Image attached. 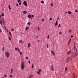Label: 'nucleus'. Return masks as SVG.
Returning <instances> with one entry per match:
<instances>
[{"label": "nucleus", "mask_w": 78, "mask_h": 78, "mask_svg": "<svg viewBox=\"0 0 78 78\" xmlns=\"http://www.w3.org/2000/svg\"><path fill=\"white\" fill-rule=\"evenodd\" d=\"M0 24L2 25L3 24V25H5V19L4 18H2L0 20Z\"/></svg>", "instance_id": "1"}, {"label": "nucleus", "mask_w": 78, "mask_h": 78, "mask_svg": "<svg viewBox=\"0 0 78 78\" xmlns=\"http://www.w3.org/2000/svg\"><path fill=\"white\" fill-rule=\"evenodd\" d=\"M21 69L22 70H23L25 69V66L23 62H21Z\"/></svg>", "instance_id": "2"}, {"label": "nucleus", "mask_w": 78, "mask_h": 78, "mask_svg": "<svg viewBox=\"0 0 78 78\" xmlns=\"http://www.w3.org/2000/svg\"><path fill=\"white\" fill-rule=\"evenodd\" d=\"M6 58H9V53L8 52H6L5 53Z\"/></svg>", "instance_id": "3"}, {"label": "nucleus", "mask_w": 78, "mask_h": 78, "mask_svg": "<svg viewBox=\"0 0 78 78\" xmlns=\"http://www.w3.org/2000/svg\"><path fill=\"white\" fill-rule=\"evenodd\" d=\"M23 4L24 5H25L26 6H27V1H25L23 2Z\"/></svg>", "instance_id": "4"}, {"label": "nucleus", "mask_w": 78, "mask_h": 78, "mask_svg": "<svg viewBox=\"0 0 78 78\" xmlns=\"http://www.w3.org/2000/svg\"><path fill=\"white\" fill-rule=\"evenodd\" d=\"M9 35H10V37H12V33H11V32L10 31H9Z\"/></svg>", "instance_id": "5"}, {"label": "nucleus", "mask_w": 78, "mask_h": 78, "mask_svg": "<svg viewBox=\"0 0 78 78\" xmlns=\"http://www.w3.org/2000/svg\"><path fill=\"white\" fill-rule=\"evenodd\" d=\"M29 29V27H26L25 29L26 31H27Z\"/></svg>", "instance_id": "6"}, {"label": "nucleus", "mask_w": 78, "mask_h": 78, "mask_svg": "<svg viewBox=\"0 0 78 78\" xmlns=\"http://www.w3.org/2000/svg\"><path fill=\"white\" fill-rule=\"evenodd\" d=\"M51 70L52 71H53V70H54V68H53V65H52L51 66Z\"/></svg>", "instance_id": "7"}, {"label": "nucleus", "mask_w": 78, "mask_h": 78, "mask_svg": "<svg viewBox=\"0 0 78 78\" xmlns=\"http://www.w3.org/2000/svg\"><path fill=\"white\" fill-rule=\"evenodd\" d=\"M19 42L20 43V44H22V43H23V41H22V40H20Z\"/></svg>", "instance_id": "8"}, {"label": "nucleus", "mask_w": 78, "mask_h": 78, "mask_svg": "<svg viewBox=\"0 0 78 78\" xmlns=\"http://www.w3.org/2000/svg\"><path fill=\"white\" fill-rule=\"evenodd\" d=\"M70 53H71V51H69L67 52V55H70Z\"/></svg>", "instance_id": "9"}, {"label": "nucleus", "mask_w": 78, "mask_h": 78, "mask_svg": "<svg viewBox=\"0 0 78 78\" xmlns=\"http://www.w3.org/2000/svg\"><path fill=\"white\" fill-rule=\"evenodd\" d=\"M31 45V44L29 43L28 44V47H30Z\"/></svg>", "instance_id": "10"}, {"label": "nucleus", "mask_w": 78, "mask_h": 78, "mask_svg": "<svg viewBox=\"0 0 78 78\" xmlns=\"http://www.w3.org/2000/svg\"><path fill=\"white\" fill-rule=\"evenodd\" d=\"M27 25H31V23H30V22H28L27 23Z\"/></svg>", "instance_id": "11"}, {"label": "nucleus", "mask_w": 78, "mask_h": 78, "mask_svg": "<svg viewBox=\"0 0 78 78\" xmlns=\"http://www.w3.org/2000/svg\"><path fill=\"white\" fill-rule=\"evenodd\" d=\"M37 74H38V75H41V73H40V72H39V71H37Z\"/></svg>", "instance_id": "12"}, {"label": "nucleus", "mask_w": 78, "mask_h": 78, "mask_svg": "<svg viewBox=\"0 0 78 78\" xmlns=\"http://www.w3.org/2000/svg\"><path fill=\"white\" fill-rule=\"evenodd\" d=\"M55 25H58V21H56V23L55 24Z\"/></svg>", "instance_id": "13"}, {"label": "nucleus", "mask_w": 78, "mask_h": 78, "mask_svg": "<svg viewBox=\"0 0 78 78\" xmlns=\"http://www.w3.org/2000/svg\"><path fill=\"white\" fill-rule=\"evenodd\" d=\"M68 14H71V13H72V12L70 11H68Z\"/></svg>", "instance_id": "14"}, {"label": "nucleus", "mask_w": 78, "mask_h": 78, "mask_svg": "<svg viewBox=\"0 0 78 78\" xmlns=\"http://www.w3.org/2000/svg\"><path fill=\"white\" fill-rule=\"evenodd\" d=\"M9 9L10 10H11V8L10 7V5H9Z\"/></svg>", "instance_id": "15"}, {"label": "nucleus", "mask_w": 78, "mask_h": 78, "mask_svg": "<svg viewBox=\"0 0 78 78\" xmlns=\"http://www.w3.org/2000/svg\"><path fill=\"white\" fill-rule=\"evenodd\" d=\"M23 13L25 14H27V12L26 11H24Z\"/></svg>", "instance_id": "16"}, {"label": "nucleus", "mask_w": 78, "mask_h": 78, "mask_svg": "<svg viewBox=\"0 0 78 78\" xmlns=\"http://www.w3.org/2000/svg\"><path fill=\"white\" fill-rule=\"evenodd\" d=\"M34 65H33V64H32V69H33V68H34Z\"/></svg>", "instance_id": "17"}, {"label": "nucleus", "mask_w": 78, "mask_h": 78, "mask_svg": "<svg viewBox=\"0 0 78 78\" xmlns=\"http://www.w3.org/2000/svg\"><path fill=\"white\" fill-rule=\"evenodd\" d=\"M28 17L29 18H31V15H28Z\"/></svg>", "instance_id": "18"}, {"label": "nucleus", "mask_w": 78, "mask_h": 78, "mask_svg": "<svg viewBox=\"0 0 78 78\" xmlns=\"http://www.w3.org/2000/svg\"><path fill=\"white\" fill-rule=\"evenodd\" d=\"M2 16H3V17H4L5 16V15L4 14V13H2V15H1Z\"/></svg>", "instance_id": "19"}, {"label": "nucleus", "mask_w": 78, "mask_h": 78, "mask_svg": "<svg viewBox=\"0 0 78 78\" xmlns=\"http://www.w3.org/2000/svg\"><path fill=\"white\" fill-rule=\"evenodd\" d=\"M9 38L10 41H11V37H10L9 36Z\"/></svg>", "instance_id": "20"}, {"label": "nucleus", "mask_w": 78, "mask_h": 78, "mask_svg": "<svg viewBox=\"0 0 78 78\" xmlns=\"http://www.w3.org/2000/svg\"><path fill=\"white\" fill-rule=\"evenodd\" d=\"M41 3H44V1H41Z\"/></svg>", "instance_id": "21"}, {"label": "nucleus", "mask_w": 78, "mask_h": 78, "mask_svg": "<svg viewBox=\"0 0 78 78\" xmlns=\"http://www.w3.org/2000/svg\"><path fill=\"white\" fill-rule=\"evenodd\" d=\"M13 70V69H11V73H12Z\"/></svg>", "instance_id": "22"}, {"label": "nucleus", "mask_w": 78, "mask_h": 78, "mask_svg": "<svg viewBox=\"0 0 78 78\" xmlns=\"http://www.w3.org/2000/svg\"><path fill=\"white\" fill-rule=\"evenodd\" d=\"M52 54L54 56H55V54L54 52H53V53H52Z\"/></svg>", "instance_id": "23"}, {"label": "nucleus", "mask_w": 78, "mask_h": 78, "mask_svg": "<svg viewBox=\"0 0 78 78\" xmlns=\"http://www.w3.org/2000/svg\"><path fill=\"white\" fill-rule=\"evenodd\" d=\"M73 77L74 78H75V74L74 73H73Z\"/></svg>", "instance_id": "24"}, {"label": "nucleus", "mask_w": 78, "mask_h": 78, "mask_svg": "<svg viewBox=\"0 0 78 78\" xmlns=\"http://www.w3.org/2000/svg\"><path fill=\"white\" fill-rule=\"evenodd\" d=\"M15 50H18V49L17 48H15Z\"/></svg>", "instance_id": "25"}, {"label": "nucleus", "mask_w": 78, "mask_h": 78, "mask_svg": "<svg viewBox=\"0 0 78 78\" xmlns=\"http://www.w3.org/2000/svg\"><path fill=\"white\" fill-rule=\"evenodd\" d=\"M20 55H22V54H23V53H22V52H20Z\"/></svg>", "instance_id": "26"}, {"label": "nucleus", "mask_w": 78, "mask_h": 78, "mask_svg": "<svg viewBox=\"0 0 78 78\" xmlns=\"http://www.w3.org/2000/svg\"><path fill=\"white\" fill-rule=\"evenodd\" d=\"M31 77H33V75H32L30 76L29 78H31Z\"/></svg>", "instance_id": "27"}, {"label": "nucleus", "mask_w": 78, "mask_h": 78, "mask_svg": "<svg viewBox=\"0 0 78 78\" xmlns=\"http://www.w3.org/2000/svg\"><path fill=\"white\" fill-rule=\"evenodd\" d=\"M67 70V68H66L65 69V72H66V71Z\"/></svg>", "instance_id": "28"}, {"label": "nucleus", "mask_w": 78, "mask_h": 78, "mask_svg": "<svg viewBox=\"0 0 78 78\" xmlns=\"http://www.w3.org/2000/svg\"><path fill=\"white\" fill-rule=\"evenodd\" d=\"M39 72H41V69H40L39 70Z\"/></svg>", "instance_id": "29"}, {"label": "nucleus", "mask_w": 78, "mask_h": 78, "mask_svg": "<svg viewBox=\"0 0 78 78\" xmlns=\"http://www.w3.org/2000/svg\"><path fill=\"white\" fill-rule=\"evenodd\" d=\"M51 5L52 6H53V3H52L51 4Z\"/></svg>", "instance_id": "30"}, {"label": "nucleus", "mask_w": 78, "mask_h": 78, "mask_svg": "<svg viewBox=\"0 0 78 78\" xmlns=\"http://www.w3.org/2000/svg\"><path fill=\"white\" fill-rule=\"evenodd\" d=\"M18 3H20V0H18Z\"/></svg>", "instance_id": "31"}, {"label": "nucleus", "mask_w": 78, "mask_h": 78, "mask_svg": "<svg viewBox=\"0 0 78 78\" xmlns=\"http://www.w3.org/2000/svg\"><path fill=\"white\" fill-rule=\"evenodd\" d=\"M11 31H14V29H11Z\"/></svg>", "instance_id": "32"}, {"label": "nucleus", "mask_w": 78, "mask_h": 78, "mask_svg": "<svg viewBox=\"0 0 78 78\" xmlns=\"http://www.w3.org/2000/svg\"><path fill=\"white\" fill-rule=\"evenodd\" d=\"M2 50H3V51H4L5 50V48H4V47L3 48Z\"/></svg>", "instance_id": "33"}, {"label": "nucleus", "mask_w": 78, "mask_h": 78, "mask_svg": "<svg viewBox=\"0 0 78 78\" xmlns=\"http://www.w3.org/2000/svg\"><path fill=\"white\" fill-rule=\"evenodd\" d=\"M61 27V24H59L58 27Z\"/></svg>", "instance_id": "34"}, {"label": "nucleus", "mask_w": 78, "mask_h": 78, "mask_svg": "<svg viewBox=\"0 0 78 78\" xmlns=\"http://www.w3.org/2000/svg\"><path fill=\"white\" fill-rule=\"evenodd\" d=\"M20 49H19L18 48V52H20Z\"/></svg>", "instance_id": "35"}, {"label": "nucleus", "mask_w": 78, "mask_h": 78, "mask_svg": "<svg viewBox=\"0 0 78 78\" xmlns=\"http://www.w3.org/2000/svg\"><path fill=\"white\" fill-rule=\"evenodd\" d=\"M26 59H28V57L27 56L26 57Z\"/></svg>", "instance_id": "36"}, {"label": "nucleus", "mask_w": 78, "mask_h": 78, "mask_svg": "<svg viewBox=\"0 0 78 78\" xmlns=\"http://www.w3.org/2000/svg\"><path fill=\"white\" fill-rule=\"evenodd\" d=\"M59 34H62V32H60L59 33Z\"/></svg>", "instance_id": "37"}, {"label": "nucleus", "mask_w": 78, "mask_h": 78, "mask_svg": "<svg viewBox=\"0 0 78 78\" xmlns=\"http://www.w3.org/2000/svg\"><path fill=\"white\" fill-rule=\"evenodd\" d=\"M34 17V15H32V17Z\"/></svg>", "instance_id": "38"}, {"label": "nucleus", "mask_w": 78, "mask_h": 78, "mask_svg": "<svg viewBox=\"0 0 78 78\" xmlns=\"http://www.w3.org/2000/svg\"><path fill=\"white\" fill-rule=\"evenodd\" d=\"M12 75H10V78H12Z\"/></svg>", "instance_id": "39"}, {"label": "nucleus", "mask_w": 78, "mask_h": 78, "mask_svg": "<svg viewBox=\"0 0 78 78\" xmlns=\"http://www.w3.org/2000/svg\"><path fill=\"white\" fill-rule=\"evenodd\" d=\"M37 30L38 31H39V27H38Z\"/></svg>", "instance_id": "40"}, {"label": "nucleus", "mask_w": 78, "mask_h": 78, "mask_svg": "<svg viewBox=\"0 0 78 78\" xmlns=\"http://www.w3.org/2000/svg\"><path fill=\"white\" fill-rule=\"evenodd\" d=\"M4 76H5V77H6V76H6V75L5 74L4 75Z\"/></svg>", "instance_id": "41"}, {"label": "nucleus", "mask_w": 78, "mask_h": 78, "mask_svg": "<svg viewBox=\"0 0 78 78\" xmlns=\"http://www.w3.org/2000/svg\"><path fill=\"white\" fill-rule=\"evenodd\" d=\"M51 53H54V52H53V51H51Z\"/></svg>", "instance_id": "42"}, {"label": "nucleus", "mask_w": 78, "mask_h": 78, "mask_svg": "<svg viewBox=\"0 0 78 78\" xmlns=\"http://www.w3.org/2000/svg\"><path fill=\"white\" fill-rule=\"evenodd\" d=\"M47 48H48V44H47Z\"/></svg>", "instance_id": "43"}, {"label": "nucleus", "mask_w": 78, "mask_h": 78, "mask_svg": "<svg viewBox=\"0 0 78 78\" xmlns=\"http://www.w3.org/2000/svg\"><path fill=\"white\" fill-rule=\"evenodd\" d=\"M16 6H19V4H16Z\"/></svg>", "instance_id": "44"}, {"label": "nucleus", "mask_w": 78, "mask_h": 78, "mask_svg": "<svg viewBox=\"0 0 78 78\" xmlns=\"http://www.w3.org/2000/svg\"><path fill=\"white\" fill-rule=\"evenodd\" d=\"M28 62H29V64H30V63H31V62H30V61L29 60L28 61Z\"/></svg>", "instance_id": "45"}, {"label": "nucleus", "mask_w": 78, "mask_h": 78, "mask_svg": "<svg viewBox=\"0 0 78 78\" xmlns=\"http://www.w3.org/2000/svg\"><path fill=\"white\" fill-rule=\"evenodd\" d=\"M0 33H2V30L0 29Z\"/></svg>", "instance_id": "46"}, {"label": "nucleus", "mask_w": 78, "mask_h": 78, "mask_svg": "<svg viewBox=\"0 0 78 78\" xmlns=\"http://www.w3.org/2000/svg\"><path fill=\"white\" fill-rule=\"evenodd\" d=\"M44 19H42V22H44Z\"/></svg>", "instance_id": "47"}, {"label": "nucleus", "mask_w": 78, "mask_h": 78, "mask_svg": "<svg viewBox=\"0 0 78 78\" xmlns=\"http://www.w3.org/2000/svg\"><path fill=\"white\" fill-rule=\"evenodd\" d=\"M69 59H70V58H69V57L67 59L68 61H69Z\"/></svg>", "instance_id": "48"}, {"label": "nucleus", "mask_w": 78, "mask_h": 78, "mask_svg": "<svg viewBox=\"0 0 78 78\" xmlns=\"http://www.w3.org/2000/svg\"><path fill=\"white\" fill-rule=\"evenodd\" d=\"M75 11V12H78V11L77 10H76Z\"/></svg>", "instance_id": "49"}, {"label": "nucleus", "mask_w": 78, "mask_h": 78, "mask_svg": "<svg viewBox=\"0 0 78 78\" xmlns=\"http://www.w3.org/2000/svg\"><path fill=\"white\" fill-rule=\"evenodd\" d=\"M47 38H48V39H49V35H48V37H47Z\"/></svg>", "instance_id": "50"}, {"label": "nucleus", "mask_w": 78, "mask_h": 78, "mask_svg": "<svg viewBox=\"0 0 78 78\" xmlns=\"http://www.w3.org/2000/svg\"><path fill=\"white\" fill-rule=\"evenodd\" d=\"M50 20H52V18H50Z\"/></svg>", "instance_id": "51"}, {"label": "nucleus", "mask_w": 78, "mask_h": 78, "mask_svg": "<svg viewBox=\"0 0 78 78\" xmlns=\"http://www.w3.org/2000/svg\"><path fill=\"white\" fill-rule=\"evenodd\" d=\"M2 16L1 15H0V19H1V18H2Z\"/></svg>", "instance_id": "52"}, {"label": "nucleus", "mask_w": 78, "mask_h": 78, "mask_svg": "<svg viewBox=\"0 0 78 78\" xmlns=\"http://www.w3.org/2000/svg\"><path fill=\"white\" fill-rule=\"evenodd\" d=\"M69 33H71V30H69Z\"/></svg>", "instance_id": "53"}, {"label": "nucleus", "mask_w": 78, "mask_h": 78, "mask_svg": "<svg viewBox=\"0 0 78 78\" xmlns=\"http://www.w3.org/2000/svg\"><path fill=\"white\" fill-rule=\"evenodd\" d=\"M71 37L72 38L73 37V35H71Z\"/></svg>", "instance_id": "54"}, {"label": "nucleus", "mask_w": 78, "mask_h": 78, "mask_svg": "<svg viewBox=\"0 0 78 78\" xmlns=\"http://www.w3.org/2000/svg\"><path fill=\"white\" fill-rule=\"evenodd\" d=\"M74 48L75 49H75H76V47H75V45H74Z\"/></svg>", "instance_id": "55"}, {"label": "nucleus", "mask_w": 78, "mask_h": 78, "mask_svg": "<svg viewBox=\"0 0 78 78\" xmlns=\"http://www.w3.org/2000/svg\"><path fill=\"white\" fill-rule=\"evenodd\" d=\"M59 18L58 17L57 18V20H59Z\"/></svg>", "instance_id": "56"}, {"label": "nucleus", "mask_w": 78, "mask_h": 78, "mask_svg": "<svg viewBox=\"0 0 78 78\" xmlns=\"http://www.w3.org/2000/svg\"><path fill=\"white\" fill-rule=\"evenodd\" d=\"M38 36H37L36 37V38H37L38 37Z\"/></svg>", "instance_id": "57"}, {"label": "nucleus", "mask_w": 78, "mask_h": 78, "mask_svg": "<svg viewBox=\"0 0 78 78\" xmlns=\"http://www.w3.org/2000/svg\"><path fill=\"white\" fill-rule=\"evenodd\" d=\"M19 5H21V3H19Z\"/></svg>", "instance_id": "58"}, {"label": "nucleus", "mask_w": 78, "mask_h": 78, "mask_svg": "<svg viewBox=\"0 0 78 78\" xmlns=\"http://www.w3.org/2000/svg\"><path fill=\"white\" fill-rule=\"evenodd\" d=\"M77 51H77V49H76V52H77Z\"/></svg>", "instance_id": "59"}, {"label": "nucleus", "mask_w": 78, "mask_h": 78, "mask_svg": "<svg viewBox=\"0 0 78 78\" xmlns=\"http://www.w3.org/2000/svg\"><path fill=\"white\" fill-rule=\"evenodd\" d=\"M69 42H70V41H71V39H70V40H69Z\"/></svg>", "instance_id": "60"}, {"label": "nucleus", "mask_w": 78, "mask_h": 78, "mask_svg": "<svg viewBox=\"0 0 78 78\" xmlns=\"http://www.w3.org/2000/svg\"><path fill=\"white\" fill-rule=\"evenodd\" d=\"M68 44H70V42H68Z\"/></svg>", "instance_id": "61"}, {"label": "nucleus", "mask_w": 78, "mask_h": 78, "mask_svg": "<svg viewBox=\"0 0 78 78\" xmlns=\"http://www.w3.org/2000/svg\"><path fill=\"white\" fill-rule=\"evenodd\" d=\"M4 28H6V27H5V26H4Z\"/></svg>", "instance_id": "62"}, {"label": "nucleus", "mask_w": 78, "mask_h": 78, "mask_svg": "<svg viewBox=\"0 0 78 78\" xmlns=\"http://www.w3.org/2000/svg\"><path fill=\"white\" fill-rule=\"evenodd\" d=\"M7 32H8V30H6Z\"/></svg>", "instance_id": "63"}, {"label": "nucleus", "mask_w": 78, "mask_h": 78, "mask_svg": "<svg viewBox=\"0 0 78 78\" xmlns=\"http://www.w3.org/2000/svg\"><path fill=\"white\" fill-rule=\"evenodd\" d=\"M5 30H7V29H6V28H5Z\"/></svg>", "instance_id": "64"}]
</instances>
